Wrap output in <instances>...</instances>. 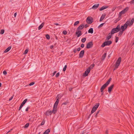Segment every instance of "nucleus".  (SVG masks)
I'll return each mask as SVG.
<instances>
[{
    "mask_svg": "<svg viewBox=\"0 0 134 134\" xmlns=\"http://www.w3.org/2000/svg\"><path fill=\"white\" fill-rule=\"evenodd\" d=\"M29 123H27L26 125L24 126V128H27L29 126Z\"/></svg>",
    "mask_w": 134,
    "mask_h": 134,
    "instance_id": "nucleus-33",
    "label": "nucleus"
},
{
    "mask_svg": "<svg viewBox=\"0 0 134 134\" xmlns=\"http://www.w3.org/2000/svg\"><path fill=\"white\" fill-rule=\"evenodd\" d=\"M121 31L124 32L125 30L126 29L125 27H124L123 25L121 26V27L120 28Z\"/></svg>",
    "mask_w": 134,
    "mask_h": 134,
    "instance_id": "nucleus-24",
    "label": "nucleus"
},
{
    "mask_svg": "<svg viewBox=\"0 0 134 134\" xmlns=\"http://www.w3.org/2000/svg\"><path fill=\"white\" fill-rule=\"evenodd\" d=\"M121 57H119L117 61H116V63H118L120 64L121 62Z\"/></svg>",
    "mask_w": 134,
    "mask_h": 134,
    "instance_id": "nucleus-27",
    "label": "nucleus"
},
{
    "mask_svg": "<svg viewBox=\"0 0 134 134\" xmlns=\"http://www.w3.org/2000/svg\"><path fill=\"white\" fill-rule=\"evenodd\" d=\"M73 51L75 53L77 51V50L76 49H74Z\"/></svg>",
    "mask_w": 134,
    "mask_h": 134,
    "instance_id": "nucleus-59",
    "label": "nucleus"
},
{
    "mask_svg": "<svg viewBox=\"0 0 134 134\" xmlns=\"http://www.w3.org/2000/svg\"><path fill=\"white\" fill-rule=\"evenodd\" d=\"M82 35L81 31H77L76 32V35L77 37H80Z\"/></svg>",
    "mask_w": 134,
    "mask_h": 134,
    "instance_id": "nucleus-11",
    "label": "nucleus"
},
{
    "mask_svg": "<svg viewBox=\"0 0 134 134\" xmlns=\"http://www.w3.org/2000/svg\"><path fill=\"white\" fill-rule=\"evenodd\" d=\"M92 114H91H91H90L88 116V118H89L91 116V115Z\"/></svg>",
    "mask_w": 134,
    "mask_h": 134,
    "instance_id": "nucleus-62",
    "label": "nucleus"
},
{
    "mask_svg": "<svg viewBox=\"0 0 134 134\" xmlns=\"http://www.w3.org/2000/svg\"><path fill=\"white\" fill-rule=\"evenodd\" d=\"M46 37L47 39H49L50 38L49 35L48 34H47L46 35Z\"/></svg>",
    "mask_w": 134,
    "mask_h": 134,
    "instance_id": "nucleus-36",
    "label": "nucleus"
},
{
    "mask_svg": "<svg viewBox=\"0 0 134 134\" xmlns=\"http://www.w3.org/2000/svg\"><path fill=\"white\" fill-rule=\"evenodd\" d=\"M13 96L11 97L9 99V101H10L11 100H12V99H13Z\"/></svg>",
    "mask_w": 134,
    "mask_h": 134,
    "instance_id": "nucleus-51",
    "label": "nucleus"
},
{
    "mask_svg": "<svg viewBox=\"0 0 134 134\" xmlns=\"http://www.w3.org/2000/svg\"><path fill=\"white\" fill-rule=\"evenodd\" d=\"M59 75V72H58L55 75V76L56 77H58Z\"/></svg>",
    "mask_w": 134,
    "mask_h": 134,
    "instance_id": "nucleus-45",
    "label": "nucleus"
},
{
    "mask_svg": "<svg viewBox=\"0 0 134 134\" xmlns=\"http://www.w3.org/2000/svg\"><path fill=\"white\" fill-rule=\"evenodd\" d=\"M107 55V53L105 52V53L102 55V60H104L105 59Z\"/></svg>",
    "mask_w": 134,
    "mask_h": 134,
    "instance_id": "nucleus-23",
    "label": "nucleus"
},
{
    "mask_svg": "<svg viewBox=\"0 0 134 134\" xmlns=\"http://www.w3.org/2000/svg\"><path fill=\"white\" fill-rule=\"evenodd\" d=\"M130 21L128 20L123 25L124 27L127 29L130 23Z\"/></svg>",
    "mask_w": 134,
    "mask_h": 134,
    "instance_id": "nucleus-14",
    "label": "nucleus"
},
{
    "mask_svg": "<svg viewBox=\"0 0 134 134\" xmlns=\"http://www.w3.org/2000/svg\"><path fill=\"white\" fill-rule=\"evenodd\" d=\"M45 123V121L44 120H43L42 121V122H41V126L43 125H44V124Z\"/></svg>",
    "mask_w": 134,
    "mask_h": 134,
    "instance_id": "nucleus-40",
    "label": "nucleus"
},
{
    "mask_svg": "<svg viewBox=\"0 0 134 134\" xmlns=\"http://www.w3.org/2000/svg\"><path fill=\"white\" fill-rule=\"evenodd\" d=\"M27 99H25L22 102V103L21 104L22 105H23L24 106L25 104L26 103V102L27 101Z\"/></svg>",
    "mask_w": 134,
    "mask_h": 134,
    "instance_id": "nucleus-30",
    "label": "nucleus"
},
{
    "mask_svg": "<svg viewBox=\"0 0 134 134\" xmlns=\"http://www.w3.org/2000/svg\"><path fill=\"white\" fill-rule=\"evenodd\" d=\"M51 131V129H48L44 132L43 134H48Z\"/></svg>",
    "mask_w": 134,
    "mask_h": 134,
    "instance_id": "nucleus-16",
    "label": "nucleus"
},
{
    "mask_svg": "<svg viewBox=\"0 0 134 134\" xmlns=\"http://www.w3.org/2000/svg\"><path fill=\"white\" fill-rule=\"evenodd\" d=\"M57 71H55L53 73V76L55 74Z\"/></svg>",
    "mask_w": 134,
    "mask_h": 134,
    "instance_id": "nucleus-57",
    "label": "nucleus"
},
{
    "mask_svg": "<svg viewBox=\"0 0 134 134\" xmlns=\"http://www.w3.org/2000/svg\"><path fill=\"white\" fill-rule=\"evenodd\" d=\"M90 69H88L85 71L83 74V76L86 77L88 76V74L90 72Z\"/></svg>",
    "mask_w": 134,
    "mask_h": 134,
    "instance_id": "nucleus-9",
    "label": "nucleus"
},
{
    "mask_svg": "<svg viewBox=\"0 0 134 134\" xmlns=\"http://www.w3.org/2000/svg\"><path fill=\"white\" fill-rule=\"evenodd\" d=\"M100 110H99L97 112V113H96L97 114H98L99 113V112H100Z\"/></svg>",
    "mask_w": 134,
    "mask_h": 134,
    "instance_id": "nucleus-61",
    "label": "nucleus"
},
{
    "mask_svg": "<svg viewBox=\"0 0 134 134\" xmlns=\"http://www.w3.org/2000/svg\"><path fill=\"white\" fill-rule=\"evenodd\" d=\"M105 24V23H102L98 27V28H99L100 27H102L103 25Z\"/></svg>",
    "mask_w": 134,
    "mask_h": 134,
    "instance_id": "nucleus-44",
    "label": "nucleus"
},
{
    "mask_svg": "<svg viewBox=\"0 0 134 134\" xmlns=\"http://www.w3.org/2000/svg\"><path fill=\"white\" fill-rule=\"evenodd\" d=\"M68 103V102L66 101V102L63 103L62 104V105H66Z\"/></svg>",
    "mask_w": 134,
    "mask_h": 134,
    "instance_id": "nucleus-42",
    "label": "nucleus"
},
{
    "mask_svg": "<svg viewBox=\"0 0 134 134\" xmlns=\"http://www.w3.org/2000/svg\"><path fill=\"white\" fill-rule=\"evenodd\" d=\"M111 35L112 34H111V33H109L108 34L107 38H106V40H109L111 38L112 36Z\"/></svg>",
    "mask_w": 134,
    "mask_h": 134,
    "instance_id": "nucleus-20",
    "label": "nucleus"
},
{
    "mask_svg": "<svg viewBox=\"0 0 134 134\" xmlns=\"http://www.w3.org/2000/svg\"><path fill=\"white\" fill-rule=\"evenodd\" d=\"M123 32L120 30L119 31V32L118 33V36H119V37H121V35H122Z\"/></svg>",
    "mask_w": 134,
    "mask_h": 134,
    "instance_id": "nucleus-28",
    "label": "nucleus"
},
{
    "mask_svg": "<svg viewBox=\"0 0 134 134\" xmlns=\"http://www.w3.org/2000/svg\"><path fill=\"white\" fill-rule=\"evenodd\" d=\"M53 45H52L50 46V48H51L52 49L53 48Z\"/></svg>",
    "mask_w": 134,
    "mask_h": 134,
    "instance_id": "nucleus-64",
    "label": "nucleus"
},
{
    "mask_svg": "<svg viewBox=\"0 0 134 134\" xmlns=\"http://www.w3.org/2000/svg\"><path fill=\"white\" fill-rule=\"evenodd\" d=\"M93 46V43L92 41L88 43L86 45V48L87 49L90 48L92 47Z\"/></svg>",
    "mask_w": 134,
    "mask_h": 134,
    "instance_id": "nucleus-7",
    "label": "nucleus"
},
{
    "mask_svg": "<svg viewBox=\"0 0 134 134\" xmlns=\"http://www.w3.org/2000/svg\"><path fill=\"white\" fill-rule=\"evenodd\" d=\"M88 26H89L87 24H86L85 25V28H86L88 27Z\"/></svg>",
    "mask_w": 134,
    "mask_h": 134,
    "instance_id": "nucleus-52",
    "label": "nucleus"
},
{
    "mask_svg": "<svg viewBox=\"0 0 134 134\" xmlns=\"http://www.w3.org/2000/svg\"><path fill=\"white\" fill-rule=\"evenodd\" d=\"M73 88H69V90L70 91H71Z\"/></svg>",
    "mask_w": 134,
    "mask_h": 134,
    "instance_id": "nucleus-56",
    "label": "nucleus"
},
{
    "mask_svg": "<svg viewBox=\"0 0 134 134\" xmlns=\"http://www.w3.org/2000/svg\"><path fill=\"white\" fill-rule=\"evenodd\" d=\"M134 21V18H133L132 19L130 22L129 24V25L130 26H131L132 25Z\"/></svg>",
    "mask_w": 134,
    "mask_h": 134,
    "instance_id": "nucleus-26",
    "label": "nucleus"
},
{
    "mask_svg": "<svg viewBox=\"0 0 134 134\" xmlns=\"http://www.w3.org/2000/svg\"><path fill=\"white\" fill-rule=\"evenodd\" d=\"M120 64H118V63H115V66L114 68V69H113V71H114V70H116L117 68H118V66L120 65Z\"/></svg>",
    "mask_w": 134,
    "mask_h": 134,
    "instance_id": "nucleus-17",
    "label": "nucleus"
},
{
    "mask_svg": "<svg viewBox=\"0 0 134 134\" xmlns=\"http://www.w3.org/2000/svg\"><path fill=\"white\" fill-rule=\"evenodd\" d=\"M30 108V107H27L25 109V111H28L29 109Z\"/></svg>",
    "mask_w": 134,
    "mask_h": 134,
    "instance_id": "nucleus-48",
    "label": "nucleus"
},
{
    "mask_svg": "<svg viewBox=\"0 0 134 134\" xmlns=\"http://www.w3.org/2000/svg\"><path fill=\"white\" fill-rule=\"evenodd\" d=\"M23 106V105L21 104L19 107H20V108H22Z\"/></svg>",
    "mask_w": 134,
    "mask_h": 134,
    "instance_id": "nucleus-60",
    "label": "nucleus"
},
{
    "mask_svg": "<svg viewBox=\"0 0 134 134\" xmlns=\"http://www.w3.org/2000/svg\"><path fill=\"white\" fill-rule=\"evenodd\" d=\"M44 22H43L38 27V30H40L44 26Z\"/></svg>",
    "mask_w": 134,
    "mask_h": 134,
    "instance_id": "nucleus-21",
    "label": "nucleus"
},
{
    "mask_svg": "<svg viewBox=\"0 0 134 134\" xmlns=\"http://www.w3.org/2000/svg\"><path fill=\"white\" fill-rule=\"evenodd\" d=\"M128 10V8L127 7L120 12L119 14V18H121L122 14L125 13Z\"/></svg>",
    "mask_w": 134,
    "mask_h": 134,
    "instance_id": "nucleus-4",
    "label": "nucleus"
},
{
    "mask_svg": "<svg viewBox=\"0 0 134 134\" xmlns=\"http://www.w3.org/2000/svg\"><path fill=\"white\" fill-rule=\"evenodd\" d=\"M108 130H106L105 131V134H108Z\"/></svg>",
    "mask_w": 134,
    "mask_h": 134,
    "instance_id": "nucleus-53",
    "label": "nucleus"
},
{
    "mask_svg": "<svg viewBox=\"0 0 134 134\" xmlns=\"http://www.w3.org/2000/svg\"><path fill=\"white\" fill-rule=\"evenodd\" d=\"M84 27V25L82 24L77 28V31H81L83 28Z\"/></svg>",
    "mask_w": 134,
    "mask_h": 134,
    "instance_id": "nucleus-10",
    "label": "nucleus"
},
{
    "mask_svg": "<svg viewBox=\"0 0 134 134\" xmlns=\"http://www.w3.org/2000/svg\"><path fill=\"white\" fill-rule=\"evenodd\" d=\"M3 74L4 75H6L7 74V72L6 71H3Z\"/></svg>",
    "mask_w": 134,
    "mask_h": 134,
    "instance_id": "nucleus-49",
    "label": "nucleus"
},
{
    "mask_svg": "<svg viewBox=\"0 0 134 134\" xmlns=\"http://www.w3.org/2000/svg\"><path fill=\"white\" fill-rule=\"evenodd\" d=\"M54 24L55 25H56L57 26V25H60V26L61 25H60L58 23H54Z\"/></svg>",
    "mask_w": 134,
    "mask_h": 134,
    "instance_id": "nucleus-55",
    "label": "nucleus"
},
{
    "mask_svg": "<svg viewBox=\"0 0 134 134\" xmlns=\"http://www.w3.org/2000/svg\"><path fill=\"white\" fill-rule=\"evenodd\" d=\"M118 39H119V37L116 36H115V42L116 43H117L118 42Z\"/></svg>",
    "mask_w": 134,
    "mask_h": 134,
    "instance_id": "nucleus-41",
    "label": "nucleus"
},
{
    "mask_svg": "<svg viewBox=\"0 0 134 134\" xmlns=\"http://www.w3.org/2000/svg\"><path fill=\"white\" fill-rule=\"evenodd\" d=\"M111 80V78H110L107 81V82L105 83V84L108 86V84L109 83Z\"/></svg>",
    "mask_w": 134,
    "mask_h": 134,
    "instance_id": "nucleus-29",
    "label": "nucleus"
},
{
    "mask_svg": "<svg viewBox=\"0 0 134 134\" xmlns=\"http://www.w3.org/2000/svg\"><path fill=\"white\" fill-rule=\"evenodd\" d=\"M84 46H85V45L83 43H82L81 44V48H83L84 47Z\"/></svg>",
    "mask_w": 134,
    "mask_h": 134,
    "instance_id": "nucleus-47",
    "label": "nucleus"
},
{
    "mask_svg": "<svg viewBox=\"0 0 134 134\" xmlns=\"http://www.w3.org/2000/svg\"><path fill=\"white\" fill-rule=\"evenodd\" d=\"M57 111H55L54 112H53V110L51 111H47L45 113V115L46 116H49V115H51L52 113H53V114H55Z\"/></svg>",
    "mask_w": 134,
    "mask_h": 134,
    "instance_id": "nucleus-8",
    "label": "nucleus"
},
{
    "mask_svg": "<svg viewBox=\"0 0 134 134\" xmlns=\"http://www.w3.org/2000/svg\"><path fill=\"white\" fill-rule=\"evenodd\" d=\"M88 32L89 33L92 34L93 33V29L92 28H90L88 30Z\"/></svg>",
    "mask_w": 134,
    "mask_h": 134,
    "instance_id": "nucleus-25",
    "label": "nucleus"
},
{
    "mask_svg": "<svg viewBox=\"0 0 134 134\" xmlns=\"http://www.w3.org/2000/svg\"><path fill=\"white\" fill-rule=\"evenodd\" d=\"M107 86H108L105 83L101 87L102 88H103V89H104Z\"/></svg>",
    "mask_w": 134,
    "mask_h": 134,
    "instance_id": "nucleus-32",
    "label": "nucleus"
},
{
    "mask_svg": "<svg viewBox=\"0 0 134 134\" xmlns=\"http://www.w3.org/2000/svg\"><path fill=\"white\" fill-rule=\"evenodd\" d=\"M99 104L98 103L93 107L91 111V114H93L96 110L97 109L99 106Z\"/></svg>",
    "mask_w": 134,
    "mask_h": 134,
    "instance_id": "nucleus-5",
    "label": "nucleus"
},
{
    "mask_svg": "<svg viewBox=\"0 0 134 134\" xmlns=\"http://www.w3.org/2000/svg\"><path fill=\"white\" fill-rule=\"evenodd\" d=\"M35 83V82H32L31 83H30L29 84V85L30 86H31L34 85Z\"/></svg>",
    "mask_w": 134,
    "mask_h": 134,
    "instance_id": "nucleus-46",
    "label": "nucleus"
},
{
    "mask_svg": "<svg viewBox=\"0 0 134 134\" xmlns=\"http://www.w3.org/2000/svg\"><path fill=\"white\" fill-rule=\"evenodd\" d=\"M112 41H105L102 45L101 47H104L105 46H109L112 43Z\"/></svg>",
    "mask_w": 134,
    "mask_h": 134,
    "instance_id": "nucleus-3",
    "label": "nucleus"
},
{
    "mask_svg": "<svg viewBox=\"0 0 134 134\" xmlns=\"http://www.w3.org/2000/svg\"><path fill=\"white\" fill-rule=\"evenodd\" d=\"M99 6V4H94L92 7V8L93 9H97L98 7Z\"/></svg>",
    "mask_w": 134,
    "mask_h": 134,
    "instance_id": "nucleus-15",
    "label": "nucleus"
},
{
    "mask_svg": "<svg viewBox=\"0 0 134 134\" xmlns=\"http://www.w3.org/2000/svg\"><path fill=\"white\" fill-rule=\"evenodd\" d=\"M105 16V15H104L103 14H102L100 19L99 21H102L104 18Z\"/></svg>",
    "mask_w": 134,
    "mask_h": 134,
    "instance_id": "nucleus-22",
    "label": "nucleus"
},
{
    "mask_svg": "<svg viewBox=\"0 0 134 134\" xmlns=\"http://www.w3.org/2000/svg\"><path fill=\"white\" fill-rule=\"evenodd\" d=\"M67 65H66L64 66V68H63V71H65L66 70L67 68Z\"/></svg>",
    "mask_w": 134,
    "mask_h": 134,
    "instance_id": "nucleus-38",
    "label": "nucleus"
},
{
    "mask_svg": "<svg viewBox=\"0 0 134 134\" xmlns=\"http://www.w3.org/2000/svg\"><path fill=\"white\" fill-rule=\"evenodd\" d=\"M120 30V26L119 24L116 27L112 29L111 31V34H114L117 32L119 31Z\"/></svg>",
    "mask_w": 134,
    "mask_h": 134,
    "instance_id": "nucleus-1",
    "label": "nucleus"
},
{
    "mask_svg": "<svg viewBox=\"0 0 134 134\" xmlns=\"http://www.w3.org/2000/svg\"><path fill=\"white\" fill-rule=\"evenodd\" d=\"M84 50H83L81 51L80 52L79 54V58H82L83 57L84 53Z\"/></svg>",
    "mask_w": 134,
    "mask_h": 134,
    "instance_id": "nucleus-13",
    "label": "nucleus"
},
{
    "mask_svg": "<svg viewBox=\"0 0 134 134\" xmlns=\"http://www.w3.org/2000/svg\"><path fill=\"white\" fill-rule=\"evenodd\" d=\"M114 84H113L108 87V91L109 93H110L112 89L114 87Z\"/></svg>",
    "mask_w": 134,
    "mask_h": 134,
    "instance_id": "nucleus-12",
    "label": "nucleus"
},
{
    "mask_svg": "<svg viewBox=\"0 0 134 134\" xmlns=\"http://www.w3.org/2000/svg\"><path fill=\"white\" fill-rule=\"evenodd\" d=\"M86 38H83L81 40V42L83 43H84L86 41Z\"/></svg>",
    "mask_w": 134,
    "mask_h": 134,
    "instance_id": "nucleus-34",
    "label": "nucleus"
},
{
    "mask_svg": "<svg viewBox=\"0 0 134 134\" xmlns=\"http://www.w3.org/2000/svg\"><path fill=\"white\" fill-rule=\"evenodd\" d=\"M80 50L81 48L80 47H79L77 48V50L78 51H79Z\"/></svg>",
    "mask_w": 134,
    "mask_h": 134,
    "instance_id": "nucleus-54",
    "label": "nucleus"
},
{
    "mask_svg": "<svg viewBox=\"0 0 134 134\" xmlns=\"http://www.w3.org/2000/svg\"><path fill=\"white\" fill-rule=\"evenodd\" d=\"M12 48L11 46H10L8 47L4 51V53H7L9 52Z\"/></svg>",
    "mask_w": 134,
    "mask_h": 134,
    "instance_id": "nucleus-19",
    "label": "nucleus"
},
{
    "mask_svg": "<svg viewBox=\"0 0 134 134\" xmlns=\"http://www.w3.org/2000/svg\"><path fill=\"white\" fill-rule=\"evenodd\" d=\"M4 32V29H2L1 30V31L0 32V33L2 35L3 34Z\"/></svg>",
    "mask_w": 134,
    "mask_h": 134,
    "instance_id": "nucleus-35",
    "label": "nucleus"
},
{
    "mask_svg": "<svg viewBox=\"0 0 134 134\" xmlns=\"http://www.w3.org/2000/svg\"><path fill=\"white\" fill-rule=\"evenodd\" d=\"M28 52V49H26L24 51V54H26Z\"/></svg>",
    "mask_w": 134,
    "mask_h": 134,
    "instance_id": "nucleus-39",
    "label": "nucleus"
},
{
    "mask_svg": "<svg viewBox=\"0 0 134 134\" xmlns=\"http://www.w3.org/2000/svg\"><path fill=\"white\" fill-rule=\"evenodd\" d=\"M108 7V6H104L101 8L99 9L100 11H102L104 9H105Z\"/></svg>",
    "mask_w": 134,
    "mask_h": 134,
    "instance_id": "nucleus-18",
    "label": "nucleus"
},
{
    "mask_svg": "<svg viewBox=\"0 0 134 134\" xmlns=\"http://www.w3.org/2000/svg\"><path fill=\"white\" fill-rule=\"evenodd\" d=\"M94 66V64H92L89 67L88 69H90V70L91 69H93V68Z\"/></svg>",
    "mask_w": 134,
    "mask_h": 134,
    "instance_id": "nucleus-31",
    "label": "nucleus"
},
{
    "mask_svg": "<svg viewBox=\"0 0 134 134\" xmlns=\"http://www.w3.org/2000/svg\"><path fill=\"white\" fill-rule=\"evenodd\" d=\"M130 3L131 4H133L134 3V1H131L130 2Z\"/></svg>",
    "mask_w": 134,
    "mask_h": 134,
    "instance_id": "nucleus-58",
    "label": "nucleus"
},
{
    "mask_svg": "<svg viewBox=\"0 0 134 134\" xmlns=\"http://www.w3.org/2000/svg\"><path fill=\"white\" fill-rule=\"evenodd\" d=\"M59 102V100L58 99H57L55 102L54 106L53 107V112H55V111H57V107L58 105V104Z\"/></svg>",
    "mask_w": 134,
    "mask_h": 134,
    "instance_id": "nucleus-2",
    "label": "nucleus"
},
{
    "mask_svg": "<svg viewBox=\"0 0 134 134\" xmlns=\"http://www.w3.org/2000/svg\"><path fill=\"white\" fill-rule=\"evenodd\" d=\"M16 13H15L14 14V16L15 17H16Z\"/></svg>",
    "mask_w": 134,
    "mask_h": 134,
    "instance_id": "nucleus-63",
    "label": "nucleus"
},
{
    "mask_svg": "<svg viewBox=\"0 0 134 134\" xmlns=\"http://www.w3.org/2000/svg\"><path fill=\"white\" fill-rule=\"evenodd\" d=\"M63 33L64 34V35H66L67 34V32L66 31V30H64L63 31Z\"/></svg>",
    "mask_w": 134,
    "mask_h": 134,
    "instance_id": "nucleus-43",
    "label": "nucleus"
},
{
    "mask_svg": "<svg viewBox=\"0 0 134 134\" xmlns=\"http://www.w3.org/2000/svg\"><path fill=\"white\" fill-rule=\"evenodd\" d=\"M104 89L103 88H102L101 87L100 89V91L101 92H103V90Z\"/></svg>",
    "mask_w": 134,
    "mask_h": 134,
    "instance_id": "nucleus-50",
    "label": "nucleus"
},
{
    "mask_svg": "<svg viewBox=\"0 0 134 134\" xmlns=\"http://www.w3.org/2000/svg\"><path fill=\"white\" fill-rule=\"evenodd\" d=\"M79 23V21H77L75 22L74 24V25L75 26L78 24Z\"/></svg>",
    "mask_w": 134,
    "mask_h": 134,
    "instance_id": "nucleus-37",
    "label": "nucleus"
},
{
    "mask_svg": "<svg viewBox=\"0 0 134 134\" xmlns=\"http://www.w3.org/2000/svg\"><path fill=\"white\" fill-rule=\"evenodd\" d=\"M86 22L88 24H91L93 21V19L91 17L89 16L86 19Z\"/></svg>",
    "mask_w": 134,
    "mask_h": 134,
    "instance_id": "nucleus-6",
    "label": "nucleus"
}]
</instances>
